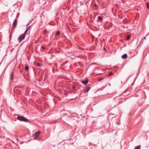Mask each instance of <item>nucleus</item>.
<instances>
[{"mask_svg": "<svg viewBox=\"0 0 149 149\" xmlns=\"http://www.w3.org/2000/svg\"><path fill=\"white\" fill-rule=\"evenodd\" d=\"M76 88V87L75 86H73V87H72V88H73V89H75V88Z\"/></svg>", "mask_w": 149, "mask_h": 149, "instance_id": "aec40b11", "label": "nucleus"}, {"mask_svg": "<svg viewBox=\"0 0 149 149\" xmlns=\"http://www.w3.org/2000/svg\"><path fill=\"white\" fill-rule=\"evenodd\" d=\"M146 4L147 6V8L148 9H149V3H146Z\"/></svg>", "mask_w": 149, "mask_h": 149, "instance_id": "2eb2a0df", "label": "nucleus"}, {"mask_svg": "<svg viewBox=\"0 0 149 149\" xmlns=\"http://www.w3.org/2000/svg\"><path fill=\"white\" fill-rule=\"evenodd\" d=\"M103 79V78H100V79H98V81H100L102 80Z\"/></svg>", "mask_w": 149, "mask_h": 149, "instance_id": "f3484780", "label": "nucleus"}, {"mask_svg": "<svg viewBox=\"0 0 149 149\" xmlns=\"http://www.w3.org/2000/svg\"><path fill=\"white\" fill-rule=\"evenodd\" d=\"M29 67L28 66H26L25 67V70H28Z\"/></svg>", "mask_w": 149, "mask_h": 149, "instance_id": "f8f14e48", "label": "nucleus"}, {"mask_svg": "<svg viewBox=\"0 0 149 149\" xmlns=\"http://www.w3.org/2000/svg\"><path fill=\"white\" fill-rule=\"evenodd\" d=\"M112 74V72H110L108 74V76H111Z\"/></svg>", "mask_w": 149, "mask_h": 149, "instance_id": "ddd939ff", "label": "nucleus"}, {"mask_svg": "<svg viewBox=\"0 0 149 149\" xmlns=\"http://www.w3.org/2000/svg\"><path fill=\"white\" fill-rule=\"evenodd\" d=\"M17 118L21 121L25 122H27L28 121V119L27 118L23 116H17Z\"/></svg>", "mask_w": 149, "mask_h": 149, "instance_id": "f03ea898", "label": "nucleus"}, {"mask_svg": "<svg viewBox=\"0 0 149 149\" xmlns=\"http://www.w3.org/2000/svg\"><path fill=\"white\" fill-rule=\"evenodd\" d=\"M88 80H86L85 81H81V83L84 84L86 85L88 83Z\"/></svg>", "mask_w": 149, "mask_h": 149, "instance_id": "423d86ee", "label": "nucleus"}, {"mask_svg": "<svg viewBox=\"0 0 149 149\" xmlns=\"http://www.w3.org/2000/svg\"><path fill=\"white\" fill-rule=\"evenodd\" d=\"M30 27V26H29L26 29V31H25L24 33V34H24L25 35V36H26V35L27 34V32L29 28Z\"/></svg>", "mask_w": 149, "mask_h": 149, "instance_id": "6e6552de", "label": "nucleus"}, {"mask_svg": "<svg viewBox=\"0 0 149 149\" xmlns=\"http://www.w3.org/2000/svg\"><path fill=\"white\" fill-rule=\"evenodd\" d=\"M95 64V63H91V64H92H92Z\"/></svg>", "mask_w": 149, "mask_h": 149, "instance_id": "412c9836", "label": "nucleus"}, {"mask_svg": "<svg viewBox=\"0 0 149 149\" xmlns=\"http://www.w3.org/2000/svg\"><path fill=\"white\" fill-rule=\"evenodd\" d=\"M37 65L38 66H40V64L39 63H37Z\"/></svg>", "mask_w": 149, "mask_h": 149, "instance_id": "6ab92c4d", "label": "nucleus"}, {"mask_svg": "<svg viewBox=\"0 0 149 149\" xmlns=\"http://www.w3.org/2000/svg\"><path fill=\"white\" fill-rule=\"evenodd\" d=\"M130 35H128V36H127V38H126V40H129L130 38Z\"/></svg>", "mask_w": 149, "mask_h": 149, "instance_id": "4468645a", "label": "nucleus"}, {"mask_svg": "<svg viewBox=\"0 0 149 149\" xmlns=\"http://www.w3.org/2000/svg\"><path fill=\"white\" fill-rule=\"evenodd\" d=\"M127 57V55L126 54H123L122 56V58L123 59H126Z\"/></svg>", "mask_w": 149, "mask_h": 149, "instance_id": "0eeeda50", "label": "nucleus"}, {"mask_svg": "<svg viewBox=\"0 0 149 149\" xmlns=\"http://www.w3.org/2000/svg\"><path fill=\"white\" fill-rule=\"evenodd\" d=\"M141 145H139L135 147L134 149H141Z\"/></svg>", "mask_w": 149, "mask_h": 149, "instance_id": "9d476101", "label": "nucleus"}, {"mask_svg": "<svg viewBox=\"0 0 149 149\" xmlns=\"http://www.w3.org/2000/svg\"><path fill=\"white\" fill-rule=\"evenodd\" d=\"M56 34L58 36L60 34V32L59 31H58L56 33Z\"/></svg>", "mask_w": 149, "mask_h": 149, "instance_id": "9b49d317", "label": "nucleus"}, {"mask_svg": "<svg viewBox=\"0 0 149 149\" xmlns=\"http://www.w3.org/2000/svg\"><path fill=\"white\" fill-rule=\"evenodd\" d=\"M46 30H45V33H46Z\"/></svg>", "mask_w": 149, "mask_h": 149, "instance_id": "4be33fe9", "label": "nucleus"}, {"mask_svg": "<svg viewBox=\"0 0 149 149\" xmlns=\"http://www.w3.org/2000/svg\"><path fill=\"white\" fill-rule=\"evenodd\" d=\"M26 36L24 34H22L20 35L18 38V41L19 42H21L23 40H24Z\"/></svg>", "mask_w": 149, "mask_h": 149, "instance_id": "f257e3e1", "label": "nucleus"}, {"mask_svg": "<svg viewBox=\"0 0 149 149\" xmlns=\"http://www.w3.org/2000/svg\"><path fill=\"white\" fill-rule=\"evenodd\" d=\"M98 19H100V20H102V18L100 17H99L98 18Z\"/></svg>", "mask_w": 149, "mask_h": 149, "instance_id": "dca6fc26", "label": "nucleus"}, {"mask_svg": "<svg viewBox=\"0 0 149 149\" xmlns=\"http://www.w3.org/2000/svg\"><path fill=\"white\" fill-rule=\"evenodd\" d=\"M100 35V34L99 35V36Z\"/></svg>", "mask_w": 149, "mask_h": 149, "instance_id": "b1692460", "label": "nucleus"}, {"mask_svg": "<svg viewBox=\"0 0 149 149\" xmlns=\"http://www.w3.org/2000/svg\"><path fill=\"white\" fill-rule=\"evenodd\" d=\"M14 77V73L13 72H12L10 75V78L12 80L13 79Z\"/></svg>", "mask_w": 149, "mask_h": 149, "instance_id": "39448f33", "label": "nucleus"}, {"mask_svg": "<svg viewBox=\"0 0 149 149\" xmlns=\"http://www.w3.org/2000/svg\"><path fill=\"white\" fill-rule=\"evenodd\" d=\"M42 48L43 49H46V48L44 46H42Z\"/></svg>", "mask_w": 149, "mask_h": 149, "instance_id": "a211bd4d", "label": "nucleus"}, {"mask_svg": "<svg viewBox=\"0 0 149 149\" xmlns=\"http://www.w3.org/2000/svg\"><path fill=\"white\" fill-rule=\"evenodd\" d=\"M17 19H15L13 23V25L14 26V27H15L17 25Z\"/></svg>", "mask_w": 149, "mask_h": 149, "instance_id": "20e7f679", "label": "nucleus"}, {"mask_svg": "<svg viewBox=\"0 0 149 149\" xmlns=\"http://www.w3.org/2000/svg\"><path fill=\"white\" fill-rule=\"evenodd\" d=\"M144 39H146V38L145 37L144 38Z\"/></svg>", "mask_w": 149, "mask_h": 149, "instance_id": "393cba45", "label": "nucleus"}, {"mask_svg": "<svg viewBox=\"0 0 149 149\" xmlns=\"http://www.w3.org/2000/svg\"><path fill=\"white\" fill-rule=\"evenodd\" d=\"M90 89H91V88H90V87H87L86 88V89L85 91L84 92L86 93V92H88V91H89V90H90Z\"/></svg>", "mask_w": 149, "mask_h": 149, "instance_id": "1a4fd4ad", "label": "nucleus"}, {"mask_svg": "<svg viewBox=\"0 0 149 149\" xmlns=\"http://www.w3.org/2000/svg\"><path fill=\"white\" fill-rule=\"evenodd\" d=\"M40 131H38L37 132H36L35 134L33 135V137L34 139H36V137H38L39 136V135L40 134Z\"/></svg>", "mask_w": 149, "mask_h": 149, "instance_id": "7ed1b4c3", "label": "nucleus"}, {"mask_svg": "<svg viewBox=\"0 0 149 149\" xmlns=\"http://www.w3.org/2000/svg\"><path fill=\"white\" fill-rule=\"evenodd\" d=\"M17 139V141H19V139Z\"/></svg>", "mask_w": 149, "mask_h": 149, "instance_id": "5701e85b", "label": "nucleus"}]
</instances>
